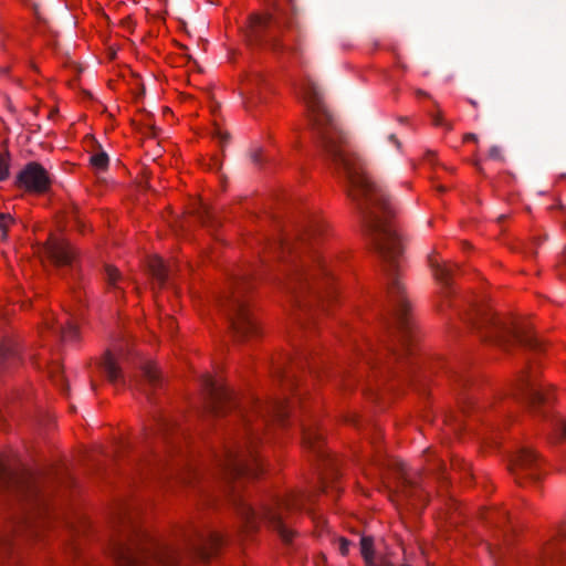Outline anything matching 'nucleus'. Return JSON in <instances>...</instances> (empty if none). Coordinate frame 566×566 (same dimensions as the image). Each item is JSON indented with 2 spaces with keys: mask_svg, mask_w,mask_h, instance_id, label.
<instances>
[{
  "mask_svg": "<svg viewBox=\"0 0 566 566\" xmlns=\"http://www.w3.org/2000/svg\"><path fill=\"white\" fill-rule=\"evenodd\" d=\"M328 134V132L323 133L324 144L326 150L346 177L348 195L353 200L365 206L367 210L370 227L375 232V244L388 266L387 271L390 281L388 293L395 303L398 323L401 328H405L408 324L407 314L409 305L402 295V285L396 277L397 262L401 254L402 245L397 231L380 217V214H384V218L391 216L394 208L384 190L366 174L359 158L344 147L334 144Z\"/></svg>",
  "mask_w": 566,
  "mask_h": 566,
  "instance_id": "obj_1",
  "label": "nucleus"
},
{
  "mask_svg": "<svg viewBox=\"0 0 566 566\" xmlns=\"http://www.w3.org/2000/svg\"><path fill=\"white\" fill-rule=\"evenodd\" d=\"M305 499L304 493L293 492L271 499L259 510L245 500H240L235 504V510L245 532H252L258 528L260 523L265 522L277 532L284 542L289 543L294 535L291 524L296 514L303 510Z\"/></svg>",
  "mask_w": 566,
  "mask_h": 566,
  "instance_id": "obj_2",
  "label": "nucleus"
},
{
  "mask_svg": "<svg viewBox=\"0 0 566 566\" xmlns=\"http://www.w3.org/2000/svg\"><path fill=\"white\" fill-rule=\"evenodd\" d=\"M484 337L502 346L509 342H517L530 347L536 346V339L531 333L516 323L495 321L488 327Z\"/></svg>",
  "mask_w": 566,
  "mask_h": 566,
  "instance_id": "obj_3",
  "label": "nucleus"
},
{
  "mask_svg": "<svg viewBox=\"0 0 566 566\" xmlns=\"http://www.w3.org/2000/svg\"><path fill=\"white\" fill-rule=\"evenodd\" d=\"M260 461L254 452L252 442H247L234 451H229L222 462L223 469L230 474L256 475Z\"/></svg>",
  "mask_w": 566,
  "mask_h": 566,
  "instance_id": "obj_4",
  "label": "nucleus"
},
{
  "mask_svg": "<svg viewBox=\"0 0 566 566\" xmlns=\"http://www.w3.org/2000/svg\"><path fill=\"white\" fill-rule=\"evenodd\" d=\"M230 327L240 342L248 340L258 334V325L252 318L245 304L241 301H233L229 313Z\"/></svg>",
  "mask_w": 566,
  "mask_h": 566,
  "instance_id": "obj_5",
  "label": "nucleus"
},
{
  "mask_svg": "<svg viewBox=\"0 0 566 566\" xmlns=\"http://www.w3.org/2000/svg\"><path fill=\"white\" fill-rule=\"evenodd\" d=\"M17 495L29 511L28 514H30V518L42 515L46 510V504L33 478H23L21 481L17 482Z\"/></svg>",
  "mask_w": 566,
  "mask_h": 566,
  "instance_id": "obj_6",
  "label": "nucleus"
},
{
  "mask_svg": "<svg viewBox=\"0 0 566 566\" xmlns=\"http://www.w3.org/2000/svg\"><path fill=\"white\" fill-rule=\"evenodd\" d=\"M539 461L535 452L530 448H522L510 460V470L516 480H538Z\"/></svg>",
  "mask_w": 566,
  "mask_h": 566,
  "instance_id": "obj_7",
  "label": "nucleus"
},
{
  "mask_svg": "<svg viewBox=\"0 0 566 566\" xmlns=\"http://www.w3.org/2000/svg\"><path fill=\"white\" fill-rule=\"evenodd\" d=\"M77 313L73 310H67L60 318L49 315L44 319V328L59 335L64 343H72L78 338V329L76 326Z\"/></svg>",
  "mask_w": 566,
  "mask_h": 566,
  "instance_id": "obj_8",
  "label": "nucleus"
},
{
  "mask_svg": "<svg viewBox=\"0 0 566 566\" xmlns=\"http://www.w3.org/2000/svg\"><path fill=\"white\" fill-rule=\"evenodd\" d=\"M302 94L311 112L313 124L319 127L325 123H329V115L322 103L321 94L316 85L310 81L304 83Z\"/></svg>",
  "mask_w": 566,
  "mask_h": 566,
  "instance_id": "obj_9",
  "label": "nucleus"
},
{
  "mask_svg": "<svg viewBox=\"0 0 566 566\" xmlns=\"http://www.w3.org/2000/svg\"><path fill=\"white\" fill-rule=\"evenodd\" d=\"M19 184L29 191L43 192L48 189L50 179L43 167L32 163L20 172Z\"/></svg>",
  "mask_w": 566,
  "mask_h": 566,
  "instance_id": "obj_10",
  "label": "nucleus"
},
{
  "mask_svg": "<svg viewBox=\"0 0 566 566\" xmlns=\"http://www.w3.org/2000/svg\"><path fill=\"white\" fill-rule=\"evenodd\" d=\"M42 253L56 265L71 264L75 256V252L69 242L57 238H51L42 248Z\"/></svg>",
  "mask_w": 566,
  "mask_h": 566,
  "instance_id": "obj_11",
  "label": "nucleus"
},
{
  "mask_svg": "<svg viewBox=\"0 0 566 566\" xmlns=\"http://www.w3.org/2000/svg\"><path fill=\"white\" fill-rule=\"evenodd\" d=\"M203 386L210 396L216 412H221L226 405L234 403L233 394L211 376H205Z\"/></svg>",
  "mask_w": 566,
  "mask_h": 566,
  "instance_id": "obj_12",
  "label": "nucleus"
},
{
  "mask_svg": "<svg viewBox=\"0 0 566 566\" xmlns=\"http://www.w3.org/2000/svg\"><path fill=\"white\" fill-rule=\"evenodd\" d=\"M254 413L264 420L266 418H272L281 421L287 415V407L284 402L281 401L271 403H258L254 407Z\"/></svg>",
  "mask_w": 566,
  "mask_h": 566,
  "instance_id": "obj_13",
  "label": "nucleus"
},
{
  "mask_svg": "<svg viewBox=\"0 0 566 566\" xmlns=\"http://www.w3.org/2000/svg\"><path fill=\"white\" fill-rule=\"evenodd\" d=\"M123 359V355L119 353L108 352L102 361L103 369L109 381L116 384L122 380V371L119 363Z\"/></svg>",
  "mask_w": 566,
  "mask_h": 566,
  "instance_id": "obj_14",
  "label": "nucleus"
},
{
  "mask_svg": "<svg viewBox=\"0 0 566 566\" xmlns=\"http://www.w3.org/2000/svg\"><path fill=\"white\" fill-rule=\"evenodd\" d=\"M430 266L432 269L436 280L447 290L450 285L451 268L440 261L436 255L429 258ZM443 293L447 294V291Z\"/></svg>",
  "mask_w": 566,
  "mask_h": 566,
  "instance_id": "obj_15",
  "label": "nucleus"
},
{
  "mask_svg": "<svg viewBox=\"0 0 566 566\" xmlns=\"http://www.w3.org/2000/svg\"><path fill=\"white\" fill-rule=\"evenodd\" d=\"M149 271L153 277L159 285H163L166 281L167 270L164 260L159 256H153L148 263Z\"/></svg>",
  "mask_w": 566,
  "mask_h": 566,
  "instance_id": "obj_16",
  "label": "nucleus"
},
{
  "mask_svg": "<svg viewBox=\"0 0 566 566\" xmlns=\"http://www.w3.org/2000/svg\"><path fill=\"white\" fill-rule=\"evenodd\" d=\"M527 396L532 405L544 402L548 399L545 388L542 385L533 382L527 386Z\"/></svg>",
  "mask_w": 566,
  "mask_h": 566,
  "instance_id": "obj_17",
  "label": "nucleus"
},
{
  "mask_svg": "<svg viewBox=\"0 0 566 566\" xmlns=\"http://www.w3.org/2000/svg\"><path fill=\"white\" fill-rule=\"evenodd\" d=\"M373 539L370 537H361L360 552L368 566H376V558L373 551Z\"/></svg>",
  "mask_w": 566,
  "mask_h": 566,
  "instance_id": "obj_18",
  "label": "nucleus"
},
{
  "mask_svg": "<svg viewBox=\"0 0 566 566\" xmlns=\"http://www.w3.org/2000/svg\"><path fill=\"white\" fill-rule=\"evenodd\" d=\"M120 554L119 566H149V562L145 557L133 555L129 552H123Z\"/></svg>",
  "mask_w": 566,
  "mask_h": 566,
  "instance_id": "obj_19",
  "label": "nucleus"
},
{
  "mask_svg": "<svg viewBox=\"0 0 566 566\" xmlns=\"http://www.w3.org/2000/svg\"><path fill=\"white\" fill-rule=\"evenodd\" d=\"M142 373L144 378L151 385L158 380L157 367L153 361H145L142 366Z\"/></svg>",
  "mask_w": 566,
  "mask_h": 566,
  "instance_id": "obj_20",
  "label": "nucleus"
},
{
  "mask_svg": "<svg viewBox=\"0 0 566 566\" xmlns=\"http://www.w3.org/2000/svg\"><path fill=\"white\" fill-rule=\"evenodd\" d=\"M321 440V433L315 428L303 429V443L308 448H315Z\"/></svg>",
  "mask_w": 566,
  "mask_h": 566,
  "instance_id": "obj_21",
  "label": "nucleus"
},
{
  "mask_svg": "<svg viewBox=\"0 0 566 566\" xmlns=\"http://www.w3.org/2000/svg\"><path fill=\"white\" fill-rule=\"evenodd\" d=\"M271 17L268 13H255L250 18V27L253 31L266 25Z\"/></svg>",
  "mask_w": 566,
  "mask_h": 566,
  "instance_id": "obj_22",
  "label": "nucleus"
},
{
  "mask_svg": "<svg viewBox=\"0 0 566 566\" xmlns=\"http://www.w3.org/2000/svg\"><path fill=\"white\" fill-rule=\"evenodd\" d=\"M92 166L97 170L106 169L108 165V157L105 153H97L91 157Z\"/></svg>",
  "mask_w": 566,
  "mask_h": 566,
  "instance_id": "obj_23",
  "label": "nucleus"
},
{
  "mask_svg": "<svg viewBox=\"0 0 566 566\" xmlns=\"http://www.w3.org/2000/svg\"><path fill=\"white\" fill-rule=\"evenodd\" d=\"M105 273H106L108 284L116 287L117 282L120 281V274H119L118 270L112 265H107L105 268Z\"/></svg>",
  "mask_w": 566,
  "mask_h": 566,
  "instance_id": "obj_24",
  "label": "nucleus"
},
{
  "mask_svg": "<svg viewBox=\"0 0 566 566\" xmlns=\"http://www.w3.org/2000/svg\"><path fill=\"white\" fill-rule=\"evenodd\" d=\"M13 219L10 214L0 213V239L4 240L7 238V229L12 223Z\"/></svg>",
  "mask_w": 566,
  "mask_h": 566,
  "instance_id": "obj_25",
  "label": "nucleus"
},
{
  "mask_svg": "<svg viewBox=\"0 0 566 566\" xmlns=\"http://www.w3.org/2000/svg\"><path fill=\"white\" fill-rule=\"evenodd\" d=\"M555 431H556V434L562 438V439H566V419H559L556 423H555Z\"/></svg>",
  "mask_w": 566,
  "mask_h": 566,
  "instance_id": "obj_26",
  "label": "nucleus"
},
{
  "mask_svg": "<svg viewBox=\"0 0 566 566\" xmlns=\"http://www.w3.org/2000/svg\"><path fill=\"white\" fill-rule=\"evenodd\" d=\"M338 549L342 555H346L349 549V542L343 537L338 539Z\"/></svg>",
  "mask_w": 566,
  "mask_h": 566,
  "instance_id": "obj_27",
  "label": "nucleus"
},
{
  "mask_svg": "<svg viewBox=\"0 0 566 566\" xmlns=\"http://www.w3.org/2000/svg\"><path fill=\"white\" fill-rule=\"evenodd\" d=\"M8 164L4 159L0 158V180H3L8 176Z\"/></svg>",
  "mask_w": 566,
  "mask_h": 566,
  "instance_id": "obj_28",
  "label": "nucleus"
},
{
  "mask_svg": "<svg viewBox=\"0 0 566 566\" xmlns=\"http://www.w3.org/2000/svg\"><path fill=\"white\" fill-rule=\"evenodd\" d=\"M48 374L52 378V380L57 384V381H59V366L54 365V366L50 367L49 370H48Z\"/></svg>",
  "mask_w": 566,
  "mask_h": 566,
  "instance_id": "obj_29",
  "label": "nucleus"
},
{
  "mask_svg": "<svg viewBox=\"0 0 566 566\" xmlns=\"http://www.w3.org/2000/svg\"><path fill=\"white\" fill-rule=\"evenodd\" d=\"M489 156L493 159H501V149L499 147H492L490 149Z\"/></svg>",
  "mask_w": 566,
  "mask_h": 566,
  "instance_id": "obj_30",
  "label": "nucleus"
},
{
  "mask_svg": "<svg viewBox=\"0 0 566 566\" xmlns=\"http://www.w3.org/2000/svg\"><path fill=\"white\" fill-rule=\"evenodd\" d=\"M290 281L286 282V283H282L284 286V289H286L287 291H292L294 287L292 286L294 284V281L297 280L296 275H292L291 279H289Z\"/></svg>",
  "mask_w": 566,
  "mask_h": 566,
  "instance_id": "obj_31",
  "label": "nucleus"
},
{
  "mask_svg": "<svg viewBox=\"0 0 566 566\" xmlns=\"http://www.w3.org/2000/svg\"><path fill=\"white\" fill-rule=\"evenodd\" d=\"M475 142L476 140V136L474 134H467L464 136V142Z\"/></svg>",
  "mask_w": 566,
  "mask_h": 566,
  "instance_id": "obj_32",
  "label": "nucleus"
},
{
  "mask_svg": "<svg viewBox=\"0 0 566 566\" xmlns=\"http://www.w3.org/2000/svg\"><path fill=\"white\" fill-rule=\"evenodd\" d=\"M7 353H8V349H6V348H1V349H0V364H1V363H2V360L6 358Z\"/></svg>",
  "mask_w": 566,
  "mask_h": 566,
  "instance_id": "obj_33",
  "label": "nucleus"
},
{
  "mask_svg": "<svg viewBox=\"0 0 566 566\" xmlns=\"http://www.w3.org/2000/svg\"><path fill=\"white\" fill-rule=\"evenodd\" d=\"M433 122H434V125H438V126L442 125V119L440 116H436Z\"/></svg>",
  "mask_w": 566,
  "mask_h": 566,
  "instance_id": "obj_34",
  "label": "nucleus"
},
{
  "mask_svg": "<svg viewBox=\"0 0 566 566\" xmlns=\"http://www.w3.org/2000/svg\"><path fill=\"white\" fill-rule=\"evenodd\" d=\"M218 136L221 140H224L227 139V134L226 133H222L221 130H218Z\"/></svg>",
  "mask_w": 566,
  "mask_h": 566,
  "instance_id": "obj_35",
  "label": "nucleus"
},
{
  "mask_svg": "<svg viewBox=\"0 0 566 566\" xmlns=\"http://www.w3.org/2000/svg\"><path fill=\"white\" fill-rule=\"evenodd\" d=\"M213 543L218 544L219 543V537L217 535H213Z\"/></svg>",
  "mask_w": 566,
  "mask_h": 566,
  "instance_id": "obj_36",
  "label": "nucleus"
},
{
  "mask_svg": "<svg viewBox=\"0 0 566 566\" xmlns=\"http://www.w3.org/2000/svg\"><path fill=\"white\" fill-rule=\"evenodd\" d=\"M385 564L392 565L394 563L390 559H388V560L385 562Z\"/></svg>",
  "mask_w": 566,
  "mask_h": 566,
  "instance_id": "obj_37",
  "label": "nucleus"
},
{
  "mask_svg": "<svg viewBox=\"0 0 566 566\" xmlns=\"http://www.w3.org/2000/svg\"><path fill=\"white\" fill-rule=\"evenodd\" d=\"M400 471H401V473L405 474V469L402 467L400 468Z\"/></svg>",
  "mask_w": 566,
  "mask_h": 566,
  "instance_id": "obj_38",
  "label": "nucleus"
}]
</instances>
